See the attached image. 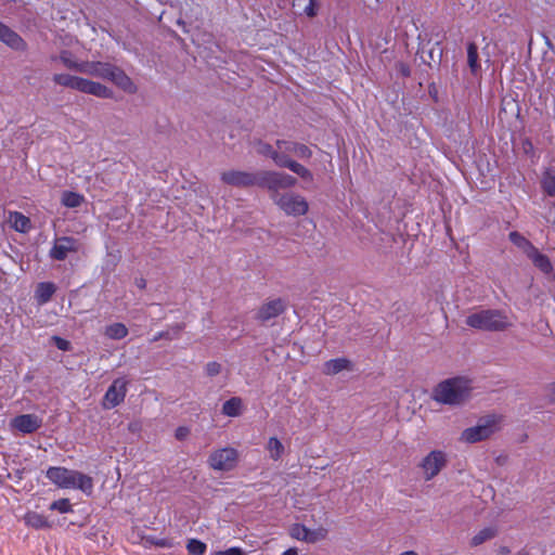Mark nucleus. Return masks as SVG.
I'll use <instances>...</instances> for the list:
<instances>
[{"instance_id":"f257e3e1","label":"nucleus","mask_w":555,"mask_h":555,"mask_svg":"<svg viewBox=\"0 0 555 555\" xmlns=\"http://www.w3.org/2000/svg\"><path fill=\"white\" fill-rule=\"evenodd\" d=\"M473 390L472 380L455 376L440 382L434 389V401L444 405H461L470 398Z\"/></svg>"},{"instance_id":"f03ea898","label":"nucleus","mask_w":555,"mask_h":555,"mask_svg":"<svg viewBox=\"0 0 555 555\" xmlns=\"http://www.w3.org/2000/svg\"><path fill=\"white\" fill-rule=\"evenodd\" d=\"M80 73L108 80L127 93H135L137 86L120 67L108 62L85 61Z\"/></svg>"},{"instance_id":"7ed1b4c3","label":"nucleus","mask_w":555,"mask_h":555,"mask_svg":"<svg viewBox=\"0 0 555 555\" xmlns=\"http://www.w3.org/2000/svg\"><path fill=\"white\" fill-rule=\"evenodd\" d=\"M465 323L467 326L485 332H503L513 323L508 315L499 309H483L469 314Z\"/></svg>"},{"instance_id":"20e7f679","label":"nucleus","mask_w":555,"mask_h":555,"mask_svg":"<svg viewBox=\"0 0 555 555\" xmlns=\"http://www.w3.org/2000/svg\"><path fill=\"white\" fill-rule=\"evenodd\" d=\"M52 80L54 83L77 90L79 92L91 94L101 99H112L114 92L111 88L82 77L68 74H54Z\"/></svg>"},{"instance_id":"39448f33","label":"nucleus","mask_w":555,"mask_h":555,"mask_svg":"<svg viewBox=\"0 0 555 555\" xmlns=\"http://www.w3.org/2000/svg\"><path fill=\"white\" fill-rule=\"evenodd\" d=\"M297 179L288 173L273 170H261L257 175V186L267 189L270 197L280 195L279 190L291 189L295 186Z\"/></svg>"},{"instance_id":"423d86ee","label":"nucleus","mask_w":555,"mask_h":555,"mask_svg":"<svg viewBox=\"0 0 555 555\" xmlns=\"http://www.w3.org/2000/svg\"><path fill=\"white\" fill-rule=\"evenodd\" d=\"M272 201L283 210L287 216H304L308 212V202L299 194L284 193L281 195H273Z\"/></svg>"},{"instance_id":"0eeeda50","label":"nucleus","mask_w":555,"mask_h":555,"mask_svg":"<svg viewBox=\"0 0 555 555\" xmlns=\"http://www.w3.org/2000/svg\"><path fill=\"white\" fill-rule=\"evenodd\" d=\"M237 460V450L232 447H225L211 452L207 463L214 470L229 472L236 466Z\"/></svg>"},{"instance_id":"6e6552de","label":"nucleus","mask_w":555,"mask_h":555,"mask_svg":"<svg viewBox=\"0 0 555 555\" xmlns=\"http://www.w3.org/2000/svg\"><path fill=\"white\" fill-rule=\"evenodd\" d=\"M287 309V301L283 298H273L266 300L261 306L257 309L255 313V320L264 325L271 320L283 314Z\"/></svg>"},{"instance_id":"1a4fd4ad","label":"nucleus","mask_w":555,"mask_h":555,"mask_svg":"<svg viewBox=\"0 0 555 555\" xmlns=\"http://www.w3.org/2000/svg\"><path fill=\"white\" fill-rule=\"evenodd\" d=\"M496 417L489 416L483 423L466 428L461 435V439L468 443H475L489 438L495 431Z\"/></svg>"},{"instance_id":"9d476101","label":"nucleus","mask_w":555,"mask_h":555,"mask_svg":"<svg viewBox=\"0 0 555 555\" xmlns=\"http://www.w3.org/2000/svg\"><path fill=\"white\" fill-rule=\"evenodd\" d=\"M258 171H243V170H227L221 172L220 180L230 186L245 189L257 186Z\"/></svg>"},{"instance_id":"9b49d317","label":"nucleus","mask_w":555,"mask_h":555,"mask_svg":"<svg viewBox=\"0 0 555 555\" xmlns=\"http://www.w3.org/2000/svg\"><path fill=\"white\" fill-rule=\"evenodd\" d=\"M448 457L446 452L441 450H433L421 462L425 480H431L447 465Z\"/></svg>"},{"instance_id":"f8f14e48","label":"nucleus","mask_w":555,"mask_h":555,"mask_svg":"<svg viewBox=\"0 0 555 555\" xmlns=\"http://www.w3.org/2000/svg\"><path fill=\"white\" fill-rule=\"evenodd\" d=\"M127 385L128 382L124 377L114 379L104 395L103 406L105 409H113L124 402Z\"/></svg>"},{"instance_id":"ddd939ff","label":"nucleus","mask_w":555,"mask_h":555,"mask_svg":"<svg viewBox=\"0 0 555 555\" xmlns=\"http://www.w3.org/2000/svg\"><path fill=\"white\" fill-rule=\"evenodd\" d=\"M291 535L299 541L315 543L326 538L327 529L320 527L318 529L311 530L302 524H294L291 527Z\"/></svg>"},{"instance_id":"4468645a","label":"nucleus","mask_w":555,"mask_h":555,"mask_svg":"<svg viewBox=\"0 0 555 555\" xmlns=\"http://www.w3.org/2000/svg\"><path fill=\"white\" fill-rule=\"evenodd\" d=\"M75 470L62 466H51L46 472V477L62 489H72L74 486Z\"/></svg>"},{"instance_id":"2eb2a0df","label":"nucleus","mask_w":555,"mask_h":555,"mask_svg":"<svg viewBox=\"0 0 555 555\" xmlns=\"http://www.w3.org/2000/svg\"><path fill=\"white\" fill-rule=\"evenodd\" d=\"M12 426L22 434H33L42 426V420L36 414H21L12 420Z\"/></svg>"},{"instance_id":"dca6fc26","label":"nucleus","mask_w":555,"mask_h":555,"mask_svg":"<svg viewBox=\"0 0 555 555\" xmlns=\"http://www.w3.org/2000/svg\"><path fill=\"white\" fill-rule=\"evenodd\" d=\"M76 241L70 236L59 237L50 249V257L54 260L63 261L69 251H76Z\"/></svg>"},{"instance_id":"f3484780","label":"nucleus","mask_w":555,"mask_h":555,"mask_svg":"<svg viewBox=\"0 0 555 555\" xmlns=\"http://www.w3.org/2000/svg\"><path fill=\"white\" fill-rule=\"evenodd\" d=\"M0 41L16 51H24L27 48L25 40L2 22H0Z\"/></svg>"},{"instance_id":"a211bd4d","label":"nucleus","mask_w":555,"mask_h":555,"mask_svg":"<svg viewBox=\"0 0 555 555\" xmlns=\"http://www.w3.org/2000/svg\"><path fill=\"white\" fill-rule=\"evenodd\" d=\"M256 153L263 157H268L274 162L278 167H281L286 156L284 153H279L278 149L260 139L253 142Z\"/></svg>"},{"instance_id":"6ab92c4d","label":"nucleus","mask_w":555,"mask_h":555,"mask_svg":"<svg viewBox=\"0 0 555 555\" xmlns=\"http://www.w3.org/2000/svg\"><path fill=\"white\" fill-rule=\"evenodd\" d=\"M56 292V285L53 282H40L37 284L34 298L38 306L48 304Z\"/></svg>"},{"instance_id":"aec40b11","label":"nucleus","mask_w":555,"mask_h":555,"mask_svg":"<svg viewBox=\"0 0 555 555\" xmlns=\"http://www.w3.org/2000/svg\"><path fill=\"white\" fill-rule=\"evenodd\" d=\"M24 521L26 526L36 530L52 528V522L43 514L37 512H27Z\"/></svg>"},{"instance_id":"412c9836","label":"nucleus","mask_w":555,"mask_h":555,"mask_svg":"<svg viewBox=\"0 0 555 555\" xmlns=\"http://www.w3.org/2000/svg\"><path fill=\"white\" fill-rule=\"evenodd\" d=\"M8 221L15 231L26 233L30 230V219L20 211H10Z\"/></svg>"},{"instance_id":"4be33fe9","label":"nucleus","mask_w":555,"mask_h":555,"mask_svg":"<svg viewBox=\"0 0 555 555\" xmlns=\"http://www.w3.org/2000/svg\"><path fill=\"white\" fill-rule=\"evenodd\" d=\"M467 65L473 76H478L481 72L478 47L475 42L467 43Z\"/></svg>"},{"instance_id":"5701e85b","label":"nucleus","mask_w":555,"mask_h":555,"mask_svg":"<svg viewBox=\"0 0 555 555\" xmlns=\"http://www.w3.org/2000/svg\"><path fill=\"white\" fill-rule=\"evenodd\" d=\"M527 257L543 273L548 274L553 271V266L550 258L546 255L540 253L537 247Z\"/></svg>"},{"instance_id":"b1692460","label":"nucleus","mask_w":555,"mask_h":555,"mask_svg":"<svg viewBox=\"0 0 555 555\" xmlns=\"http://www.w3.org/2000/svg\"><path fill=\"white\" fill-rule=\"evenodd\" d=\"M281 168L289 169L291 171H293L294 173H296L304 180H307V181L313 180V175L308 168H306L304 165L299 164L298 162L293 160L288 156H286Z\"/></svg>"},{"instance_id":"393cba45","label":"nucleus","mask_w":555,"mask_h":555,"mask_svg":"<svg viewBox=\"0 0 555 555\" xmlns=\"http://www.w3.org/2000/svg\"><path fill=\"white\" fill-rule=\"evenodd\" d=\"M73 479H74V486L72 487L73 489H79L87 495L92 494L93 479L90 476L82 474L78 470H75V476H73Z\"/></svg>"},{"instance_id":"a878e982","label":"nucleus","mask_w":555,"mask_h":555,"mask_svg":"<svg viewBox=\"0 0 555 555\" xmlns=\"http://www.w3.org/2000/svg\"><path fill=\"white\" fill-rule=\"evenodd\" d=\"M350 361L346 358H336L326 361L323 365V373L326 375H336L339 372L349 369Z\"/></svg>"},{"instance_id":"bb28decb","label":"nucleus","mask_w":555,"mask_h":555,"mask_svg":"<svg viewBox=\"0 0 555 555\" xmlns=\"http://www.w3.org/2000/svg\"><path fill=\"white\" fill-rule=\"evenodd\" d=\"M243 401L240 397H232L222 405V414L229 417H236L242 414Z\"/></svg>"},{"instance_id":"cd10ccee","label":"nucleus","mask_w":555,"mask_h":555,"mask_svg":"<svg viewBox=\"0 0 555 555\" xmlns=\"http://www.w3.org/2000/svg\"><path fill=\"white\" fill-rule=\"evenodd\" d=\"M51 60L52 61L60 60L66 68L73 69V70H76L79 73H80V68H82V66L85 65V62H78V61L74 60L72 52L68 50H62L57 57L51 56Z\"/></svg>"},{"instance_id":"c85d7f7f","label":"nucleus","mask_w":555,"mask_h":555,"mask_svg":"<svg viewBox=\"0 0 555 555\" xmlns=\"http://www.w3.org/2000/svg\"><path fill=\"white\" fill-rule=\"evenodd\" d=\"M509 241L520 248L527 256L535 248V246L526 238L522 234H520L518 231H512L508 234Z\"/></svg>"},{"instance_id":"c756f323","label":"nucleus","mask_w":555,"mask_h":555,"mask_svg":"<svg viewBox=\"0 0 555 555\" xmlns=\"http://www.w3.org/2000/svg\"><path fill=\"white\" fill-rule=\"evenodd\" d=\"M83 201V195L73 191H64L61 197L62 205L67 208H76L80 206Z\"/></svg>"},{"instance_id":"7c9ffc66","label":"nucleus","mask_w":555,"mask_h":555,"mask_svg":"<svg viewBox=\"0 0 555 555\" xmlns=\"http://www.w3.org/2000/svg\"><path fill=\"white\" fill-rule=\"evenodd\" d=\"M105 335L115 340L125 338L128 335V328L124 323H113L105 327Z\"/></svg>"},{"instance_id":"2f4dec72","label":"nucleus","mask_w":555,"mask_h":555,"mask_svg":"<svg viewBox=\"0 0 555 555\" xmlns=\"http://www.w3.org/2000/svg\"><path fill=\"white\" fill-rule=\"evenodd\" d=\"M498 533L496 528L494 527H486L478 531L470 540V544L473 546H478L483 542L493 539Z\"/></svg>"},{"instance_id":"473e14b6","label":"nucleus","mask_w":555,"mask_h":555,"mask_svg":"<svg viewBox=\"0 0 555 555\" xmlns=\"http://www.w3.org/2000/svg\"><path fill=\"white\" fill-rule=\"evenodd\" d=\"M267 450L269 452L270 459L278 461L283 455L285 449L280 439L276 437H271L268 440Z\"/></svg>"},{"instance_id":"72a5a7b5","label":"nucleus","mask_w":555,"mask_h":555,"mask_svg":"<svg viewBox=\"0 0 555 555\" xmlns=\"http://www.w3.org/2000/svg\"><path fill=\"white\" fill-rule=\"evenodd\" d=\"M541 186H542L543 192L546 195L554 197L555 196V176L550 172H546L541 180Z\"/></svg>"},{"instance_id":"f704fd0d","label":"nucleus","mask_w":555,"mask_h":555,"mask_svg":"<svg viewBox=\"0 0 555 555\" xmlns=\"http://www.w3.org/2000/svg\"><path fill=\"white\" fill-rule=\"evenodd\" d=\"M190 555H203L206 552V544L197 539H191L186 544Z\"/></svg>"},{"instance_id":"c9c22d12","label":"nucleus","mask_w":555,"mask_h":555,"mask_svg":"<svg viewBox=\"0 0 555 555\" xmlns=\"http://www.w3.org/2000/svg\"><path fill=\"white\" fill-rule=\"evenodd\" d=\"M49 508L51 511H57L62 514L73 512V506L68 499H59V500L52 502Z\"/></svg>"},{"instance_id":"e433bc0d","label":"nucleus","mask_w":555,"mask_h":555,"mask_svg":"<svg viewBox=\"0 0 555 555\" xmlns=\"http://www.w3.org/2000/svg\"><path fill=\"white\" fill-rule=\"evenodd\" d=\"M297 143L298 142H295V141L279 139V140H276L275 145H276L279 153H284L285 155L288 156L289 153L294 154Z\"/></svg>"},{"instance_id":"4c0bfd02","label":"nucleus","mask_w":555,"mask_h":555,"mask_svg":"<svg viewBox=\"0 0 555 555\" xmlns=\"http://www.w3.org/2000/svg\"><path fill=\"white\" fill-rule=\"evenodd\" d=\"M294 154L301 159H309L312 157L311 149L302 143H297Z\"/></svg>"},{"instance_id":"58836bf2","label":"nucleus","mask_w":555,"mask_h":555,"mask_svg":"<svg viewBox=\"0 0 555 555\" xmlns=\"http://www.w3.org/2000/svg\"><path fill=\"white\" fill-rule=\"evenodd\" d=\"M205 371L208 376H216L221 372V364L216 361L208 362L206 364Z\"/></svg>"},{"instance_id":"ea45409f","label":"nucleus","mask_w":555,"mask_h":555,"mask_svg":"<svg viewBox=\"0 0 555 555\" xmlns=\"http://www.w3.org/2000/svg\"><path fill=\"white\" fill-rule=\"evenodd\" d=\"M396 70L398 74H400L402 77L408 78L411 76V67L408 63L404 62H397L396 63Z\"/></svg>"},{"instance_id":"a19ab883","label":"nucleus","mask_w":555,"mask_h":555,"mask_svg":"<svg viewBox=\"0 0 555 555\" xmlns=\"http://www.w3.org/2000/svg\"><path fill=\"white\" fill-rule=\"evenodd\" d=\"M211 555H246L243 548L238 546L230 547L225 551H217Z\"/></svg>"},{"instance_id":"79ce46f5","label":"nucleus","mask_w":555,"mask_h":555,"mask_svg":"<svg viewBox=\"0 0 555 555\" xmlns=\"http://www.w3.org/2000/svg\"><path fill=\"white\" fill-rule=\"evenodd\" d=\"M305 13L309 17H314L318 13V4L315 0H309V4L305 8Z\"/></svg>"},{"instance_id":"37998d69","label":"nucleus","mask_w":555,"mask_h":555,"mask_svg":"<svg viewBox=\"0 0 555 555\" xmlns=\"http://www.w3.org/2000/svg\"><path fill=\"white\" fill-rule=\"evenodd\" d=\"M54 339V343L56 345V347L60 349V350H63V351H67L69 350V347H70V343L62 337H59V336H54L53 337Z\"/></svg>"},{"instance_id":"c03bdc74","label":"nucleus","mask_w":555,"mask_h":555,"mask_svg":"<svg viewBox=\"0 0 555 555\" xmlns=\"http://www.w3.org/2000/svg\"><path fill=\"white\" fill-rule=\"evenodd\" d=\"M185 325L184 323H177L172 325L168 331H170L172 339L179 338L181 332L184 330Z\"/></svg>"},{"instance_id":"a18cd8bd","label":"nucleus","mask_w":555,"mask_h":555,"mask_svg":"<svg viewBox=\"0 0 555 555\" xmlns=\"http://www.w3.org/2000/svg\"><path fill=\"white\" fill-rule=\"evenodd\" d=\"M159 339H168V340H171V339H172V336H171L170 331H162V332H158L157 334H155V335L153 336V338L151 339V343L158 341Z\"/></svg>"},{"instance_id":"49530a36","label":"nucleus","mask_w":555,"mask_h":555,"mask_svg":"<svg viewBox=\"0 0 555 555\" xmlns=\"http://www.w3.org/2000/svg\"><path fill=\"white\" fill-rule=\"evenodd\" d=\"M189 435V429L186 427H178L176 429V438L178 440H183Z\"/></svg>"},{"instance_id":"de8ad7c7","label":"nucleus","mask_w":555,"mask_h":555,"mask_svg":"<svg viewBox=\"0 0 555 555\" xmlns=\"http://www.w3.org/2000/svg\"><path fill=\"white\" fill-rule=\"evenodd\" d=\"M548 397L552 401H555V382L548 386Z\"/></svg>"},{"instance_id":"09e8293b","label":"nucleus","mask_w":555,"mask_h":555,"mask_svg":"<svg viewBox=\"0 0 555 555\" xmlns=\"http://www.w3.org/2000/svg\"><path fill=\"white\" fill-rule=\"evenodd\" d=\"M135 284L139 288L143 289L146 286V281L143 278H141L135 281Z\"/></svg>"},{"instance_id":"8fccbe9b","label":"nucleus","mask_w":555,"mask_h":555,"mask_svg":"<svg viewBox=\"0 0 555 555\" xmlns=\"http://www.w3.org/2000/svg\"><path fill=\"white\" fill-rule=\"evenodd\" d=\"M282 555H298V553L296 548H288L285 552H283Z\"/></svg>"},{"instance_id":"3c124183","label":"nucleus","mask_w":555,"mask_h":555,"mask_svg":"<svg viewBox=\"0 0 555 555\" xmlns=\"http://www.w3.org/2000/svg\"><path fill=\"white\" fill-rule=\"evenodd\" d=\"M399 555H418V554L415 551H405V552H402Z\"/></svg>"},{"instance_id":"603ef678","label":"nucleus","mask_w":555,"mask_h":555,"mask_svg":"<svg viewBox=\"0 0 555 555\" xmlns=\"http://www.w3.org/2000/svg\"><path fill=\"white\" fill-rule=\"evenodd\" d=\"M527 144H528L530 147H532V144H531V142H530V141H527Z\"/></svg>"}]
</instances>
